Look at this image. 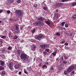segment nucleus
<instances>
[{
	"label": "nucleus",
	"instance_id": "1",
	"mask_svg": "<svg viewBox=\"0 0 76 76\" xmlns=\"http://www.w3.org/2000/svg\"><path fill=\"white\" fill-rule=\"evenodd\" d=\"M20 58L22 59H23L24 61L26 60V61H25L26 63H28V61L27 60V59H28V56L26 54V53H21Z\"/></svg>",
	"mask_w": 76,
	"mask_h": 76
},
{
	"label": "nucleus",
	"instance_id": "2",
	"mask_svg": "<svg viewBox=\"0 0 76 76\" xmlns=\"http://www.w3.org/2000/svg\"><path fill=\"white\" fill-rule=\"evenodd\" d=\"M35 38L36 39L39 40H41L43 39H44L45 38V37L43 34H40L37 36H36L35 37Z\"/></svg>",
	"mask_w": 76,
	"mask_h": 76
},
{
	"label": "nucleus",
	"instance_id": "3",
	"mask_svg": "<svg viewBox=\"0 0 76 76\" xmlns=\"http://www.w3.org/2000/svg\"><path fill=\"white\" fill-rule=\"evenodd\" d=\"M15 14L17 16L20 17L23 15V12L20 10H16Z\"/></svg>",
	"mask_w": 76,
	"mask_h": 76
},
{
	"label": "nucleus",
	"instance_id": "4",
	"mask_svg": "<svg viewBox=\"0 0 76 76\" xmlns=\"http://www.w3.org/2000/svg\"><path fill=\"white\" fill-rule=\"evenodd\" d=\"M15 27V29L14 30V33H15V34H19V33H20L19 25H18V24H16Z\"/></svg>",
	"mask_w": 76,
	"mask_h": 76
},
{
	"label": "nucleus",
	"instance_id": "5",
	"mask_svg": "<svg viewBox=\"0 0 76 76\" xmlns=\"http://www.w3.org/2000/svg\"><path fill=\"white\" fill-rule=\"evenodd\" d=\"M34 24L35 26H40V27H41L42 26H44V24L43 22H41L40 21H36L34 23Z\"/></svg>",
	"mask_w": 76,
	"mask_h": 76
},
{
	"label": "nucleus",
	"instance_id": "6",
	"mask_svg": "<svg viewBox=\"0 0 76 76\" xmlns=\"http://www.w3.org/2000/svg\"><path fill=\"white\" fill-rule=\"evenodd\" d=\"M40 48L43 49H45L46 48H49V45L48 44H43L40 45Z\"/></svg>",
	"mask_w": 76,
	"mask_h": 76
},
{
	"label": "nucleus",
	"instance_id": "7",
	"mask_svg": "<svg viewBox=\"0 0 76 76\" xmlns=\"http://www.w3.org/2000/svg\"><path fill=\"white\" fill-rule=\"evenodd\" d=\"M75 68V67L74 66H71L70 67H69L67 70V72H70Z\"/></svg>",
	"mask_w": 76,
	"mask_h": 76
},
{
	"label": "nucleus",
	"instance_id": "8",
	"mask_svg": "<svg viewBox=\"0 0 76 76\" xmlns=\"http://www.w3.org/2000/svg\"><path fill=\"white\" fill-rule=\"evenodd\" d=\"M14 64L13 62H11L9 64V66L10 69H12Z\"/></svg>",
	"mask_w": 76,
	"mask_h": 76
},
{
	"label": "nucleus",
	"instance_id": "9",
	"mask_svg": "<svg viewBox=\"0 0 76 76\" xmlns=\"http://www.w3.org/2000/svg\"><path fill=\"white\" fill-rule=\"evenodd\" d=\"M63 3H58L56 4V6L57 7H60L63 5Z\"/></svg>",
	"mask_w": 76,
	"mask_h": 76
},
{
	"label": "nucleus",
	"instance_id": "10",
	"mask_svg": "<svg viewBox=\"0 0 76 76\" xmlns=\"http://www.w3.org/2000/svg\"><path fill=\"white\" fill-rule=\"evenodd\" d=\"M0 65H1L2 66H4L5 64V61H2V60H0Z\"/></svg>",
	"mask_w": 76,
	"mask_h": 76
},
{
	"label": "nucleus",
	"instance_id": "11",
	"mask_svg": "<svg viewBox=\"0 0 76 76\" xmlns=\"http://www.w3.org/2000/svg\"><path fill=\"white\" fill-rule=\"evenodd\" d=\"M45 18L43 17H40L39 18H38V20L39 21H43L44 20Z\"/></svg>",
	"mask_w": 76,
	"mask_h": 76
},
{
	"label": "nucleus",
	"instance_id": "12",
	"mask_svg": "<svg viewBox=\"0 0 76 76\" xmlns=\"http://www.w3.org/2000/svg\"><path fill=\"white\" fill-rule=\"evenodd\" d=\"M19 66H20V64H17L15 65L14 67L15 69H18L19 68Z\"/></svg>",
	"mask_w": 76,
	"mask_h": 76
},
{
	"label": "nucleus",
	"instance_id": "13",
	"mask_svg": "<svg viewBox=\"0 0 76 76\" xmlns=\"http://www.w3.org/2000/svg\"><path fill=\"white\" fill-rule=\"evenodd\" d=\"M27 69L29 71H31L32 70L31 66H30V67H27Z\"/></svg>",
	"mask_w": 76,
	"mask_h": 76
},
{
	"label": "nucleus",
	"instance_id": "14",
	"mask_svg": "<svg viewBox=\"0 0 76 76\" xmlns=\"http://www.w3.org/2000/svg\"><path fill=\"white\" fill-rule=\"evenodd\" d=\"M60 67H61V69H63L64 67V64L62 63L60 64Z\"/></svg>",
	"mask_w": 76,
	"mask_h": 76
},
{
	"label": "nucleus",
	"instance_id": "15",
	"mask_svg": "<svg viewBox=\"0 0 76 76\" xmlns=\"http://www.w3.org/2000/svg\"><path fill=\"white\" fill-rule=\"evenodd\" d=\"M76 5V2H72L71 4V7H74Z\"/></svg>",
	"mask_w": 76,
	"mask_h": 76
},
{
	"label": "nucleus",
	"instance_id": "16",
	"mask_svg": "<svg viewBox=\"0 0 76 76\" xmlns=\"http://www.w3.org/2000/svg\"><path fill=\"white\" fill-rule=\"evenodd\" d=\"M14 1V0H8V2L10 4H11V3H12V2H13Z\"/></svg>",
	"mask_w": 76,
	"mask_h": 76
},
{
	"label": "nucleus",
	"instance_id": "17",
	"mask_svg": "<svg viewBox=\"0 0 76 76\" xmlns=\"http://www.w3.org/2000/svg\"><path fill=\"white\" fill-rule=\"evenodd\" d=\"M45 22L47 24H48V25H50V21H45Z\"/></svg>",
	"mask_w": 76,
	"mask_h": 76
},
{
	"label": "nucleus",
	"instance_id": "18",
	"mask_svg": "<svg viewBox=\"0 0 76 76\" xmlns=\"http://www.w3.org/2000/svg\"><path fill=\"white\" fill-rule=\"evenodd\" d=\"M12 46H9V47L7 48V49L8 50H10L11 49H12Z\"/></svg>",
	"mask_w": 76,
	"mask_h": 76
},
{
	"label": "nucleus",
	"instance_id": "19",
	"mask_svg": "<svg viewBox=\"0 0 76 76\" xmlns=\"http://www.w3.org/2000/svg\"><path fill=\"white\" fill-rule=\"evenodd\" d=\"M21 52L20 51V50H19V49L17 50V53L18 54L20 55V54Z\"/></svg>",
	"mask_w": 76,
	"mask_h": 76
},
{
	"label": "nucleus",
	"instance_id": "20",
	"mask_svg": "<svg viewBox=\"0 0 76 76\" xmlns=\"http://www.w3.org/2000/svg\"><path fill=\"white\" fill-rule=\"evenodd\" d=\"M4 68L3 67V66H2L1 65L0 66V70H3V69H4Z\"/></svg>",
	"mask_w": 76,
	"mask_h": 76
},
{
	"label": "nucleus",
	"instance_id": "21",
	"mask_svg": "<svg viewBox=\"0 0 76 76\" xmlns=\"http://www.w3.org/2000/svg\"><path fill=\"white\" fill-rule=\"evenodd\" d=\"M60 16H61L60 14H57L56 15V18H58L59 17H60Z\"/></svg>",
	"mask_w": 76,
	"mask_h": 76
},
{
	"label": "nucleus",
	"instance_id": "22",
	"mask_svg": "<svg viewBox=\"0 0 76 76\" xmlns=\"http://www.w3.org/2000/svg\"><path fill=\"white\" fill-rule=\"evenodd\" d=\"M56 53H57V52H53L52 53V54L54 56H56Z\"/></svg>",
	"mask_w": 76,
	"mask_h": 76
},
{
	"label": "nucleus",
	"instance_id": "23",
	"mask_svg": "<svg viewBox=\"0 0 76 76\" xmlns=\"http://www.w3.org/2000/svg\"><path fill=\"white\" fill-rule=\"evenodd\" d=\"M56 35L57 36H60V33H59V32H57V33H56Z\"/></svg>",
	"mask_w": 76,
	"mask_h": 76
},
{
	"label": "nucleus",
	"instance_id": "24",
	"mask_svg": "<svg viewBox=\"0 0 76 76\" xmlns=\"http://www.w3.org/2000/svg\"><path fill=\"white\" fill-rule=\"evenodd\" d=\"M45 51H46V52H49L50 51V50L49 49H48V48H46V49H45Z\"/></svg>",
	"mask_w": 76,
	"mask_h": 76
},
{
	"label": "nucleus",
	"instance_id": "25",
	"mask_svg": "<svg viewBox=\"0 0 76 76\" xmlns=\"http://www.w3.org/2000/svg\"><path fill=\"white\" fill-rule=\"evenodd\" d=\"M61 59L62 61H63L64 60V56H61Z\"/></svg>",
	"mask_w": 76,
	"mask_h": 76
},
{
	"label": "nucleus",
	"instance_id": "26",
	"mask_svg": "<svg viewBox=\"0 0 76 76\" xmlns=\"http://www.w3.org/2000/svg\"><path fill=\"white\" fill-rule=\"evenodd\" d=\"M21 2V0H18L16 1V2H17V3H18V4H20V3Z\"/></svg>",
	"mask_w": 76,
	"mask_h": 76
},
{
	"label": "nucleus",
	"instance_id": "27",
	"mask_svg": "<svg viewBox=\"0 0 76 76\" xmlns=\"http://www.w3.org/2000/svg\"><path fill=\"white\" fill-rule=\"evenodd\" d=\"M1 38H2V39H4V38H6V36H1Z\"/></svg>",
	"mask_w": 76,
	"mask_h": 76
},
{
	"label": "nucleus",
	"instance_id": "28",
	"mask_svg": "<svg viewBox=\"0 0 76 76\" xmlns=\"http://www.w3.org/2000/svg\"><path fill=\"white\" fill-rule=\"evenodd\" d=\"M37 4H35V5H34L33 7H34L35 8H37Z\"/></svg>",
	"mask_w": 76,
	"mask_h": 76
},
{
	"label": "nucleus",
	"instance_id": "29",
	"mask_svg": "<svg viewBox=\"0 0 76 76\" xmlns=\"http://www.w3.org/2000/svg\"><path fill=\"white\" fill-rule=\"evenodd\" d=\"M68 1V0H61V2H67Z\"/></svg>",
	"mask_w": 76,
	"mask_h": 76
},
{
	"label": "nucleus",
	"instance_id": "30",
	"mask_svg": "<svg viewBox=\"0 0 76 76\" xmlns=\"http://www.w3.org/2000/svg\"><path fill=\"white\" fill-rule=\"evenodd\" d=\"M35 28H34V29H33L32 31V33H34L35 31Z\"/></svg>",
	"mask_w": 76,
	"mask_h": 76
},
{
	"label": "nucleus",
	"instance_id": "31",
	"mask_svg": "<svg viewBox=\"0 0 76 76\" xmlns=\"http://www.w3.org/2000/svg\"><path fill=\"white\" fill-rule=\"evenodd\" d=\"M65 23V22H62V23H61L62 26H64V25Z\"/></svg>",
	"mask_w": 76,
	"mask_h": 76
},
{
	"label": "nucleus",
	"instance_id": "32",
	"mask_svg": "<svg viewBox=\"0 0 76 76\" xmlns=\"http://www.w3.org/2000/svg\"><path fill=\"white\" fill-rule=\"evenodd\" d=\"M64 57L65 59H66H66H68V58H67L66 55H64Z\"/></svg>",
	"mask_w": 76,
	"mask_h": 76
},
{
	"label": "nucleus",
	"instance_id": "33",
	"mask_svg": "<svg viewBox=\"0 0 76 76\" xmlns=\"http://www.w3.org/2000/svg\"><path fill=\"white\" fill-rule=\"evenodd\" d=\"M5 50V49L4 48H3L2 49V53H4Z\"/></svg>",
	"mask_w": 76,
	"mask_h": 76
},
{
	"label": "nucleus",
	"instance_id": "34",
	"mask_svg": "<svg viewBox=\"0 0 76 76\" xmlns=\"http://www.w3.org/2000/svg\"><path fill=\"white\" fill-rule=\"evenodd\" d=\"M63 62L64 64H67V61H63Z\"/></svg>",
	"mask_w": 76,
	"mask_h": 76
},
{
	"label": "nucleus",
	"instance_id": "35",
	"mask_svg": "<svg viewBox=\"0 0 76 76\" xmlns=\"http://www.w3.org/2000/svg\"><path fill=\"white\" fill-rule=\"evenodd\" d=\"M65 40L62 41V42H61L60 43H61V44H63V43H65Z\"/></svg>",
	"mask_w": 76,
	"mask_h": 76
},
{
	"label": "nucleus",
	"instance_id": "36",
	"mask_svg": "<svg viewBox=\"0 0 76 76\" xmlns=\"http://www.w3.org/2000/svg\"><path fill=\"white\" fill-rule=\"evenodd\" d=\"M64 74H65L66 75L67 74V72L66 71H64Z\"/></svg>",
	"mask_w": 76,
	"mask_h": 76
},
{
	"label": "nucleus",
	"instance_id": "37",
	"mask_svg": "<svg viewBox=\"0 0 76 76\" xmlns=\"http://www.w3.org/2000/svg\"><path fill=\"white\" fill-rule=\"evenodd\" d=\"M47 66L46 65H43L42 67L43 68H45V67H46V68H47Z\"/></svg>",
	"mask_w": 76,
	"mask_h": 76
},
{
	"label": "nucleus",
	"instance_id": "38",
	"mask_svg": "<svg viewBox=\"0 0 76 76\" xmlns=\"http://www.w3.org/2000/svg\"><path fill=\"white\" fill-rule=\"evenodd\" d=\"M12 36V33L11 32H9V37H10V36Z\"/></svg>",
	"mask_w": 76,
	"mask_h": 76
},
{
	"label": "nucleus",
	"instance_id": "39",
	"mask_svg": "<svg viewBox=\"0 0 76 76\" xmlns=\"http://www.w3.org/2000/svg\"><path fill=\"white\" fill-rule=\"evenodd\" d=\"M43 9L44 10H47V7H43Z\"/></svg>",
	"mask_w": 76,
	"mask_h": 76
},
{
	"label": "nucleus",
	"instance_id": "40",
	"mask_svg": "<svg viewBox=\"0 0 76 76\" xmlns=\"http://www.w3.org/2000/svg\"><path fill=\"white\" fill-rule=\"evenodd\" d=\"M6 72H5V71H2V74H6Z\"/></svg>",
	"mask_w": 76,
	"mask_h": 76
},
{
	"label": "nucleus",
	"instance_id": "41",
	"mask_svg": "<svg viewBox=\"0 0 76 76\" xmlns=\"http://www.w3.org/2000/svg\"><path fill=\"white\" fill-rule=\"evenodd\" d=\"M18 38V36H15L14 37V39H17Z\"/></svg>",
	"mask_w": 76,
	"mask_h": 76
},
{
	"label": "nucleus",
	"instance_id": "42",
	"mask_svg": "<svg viewBox=\"0 0 76 76\" xmlns=\"http://www.w3.org/2000/svg\"><path fill=\"white\" fill-rule=\"evenodd\" d=\"M64 45H66V46H68L69 44L68 43H64Z\"/></svg>",
	"mask_w": 76,
	"mask_h": 76
},
{
	"label": "nucleus",
	"instance_id": "43",
	"mask_svg": "<svg viewBox=\"0 0 76 76\" xmlns=\"http://www.w3.org/2000/svg\"><path fill=\"white\" fill-rule=\"evenodd\" d=\"M7 14H10L11 12L10 11H9V10H7Z\"/></svg>",
	"mask_w": 76,
	"mask_h": 76
},
{
	"label": "nucleus",
	"instance_id": "44",
	"mask_svg": "<svg viewBox=\"0 0 76 76\" xmlns=\"http://www.w3.org/2000/svg\"><path fill=\"white\" fill-rule=\"evenodd\" d=\"M24 71L25 73H26V74H27L28 72H27L26 69H24Z\"/></svg>",
	"mask_w": 76,
	"mask_h": 76
},
{
	"label": "nucleus",
	"instance_id": "45",
	"mask_svg": "<svg viewBox=\"0 0 76 76\" xmlns=\"http://www.w3.org/2000/svg\"><path fill=\"white\" fill-rule=\"evenodd\" d=\"M68 26H69L67 24H65V27H68Z\"/></svg>",
	"mask_w": 76,
	"mask_h": 76
},
{
	"label": "nucleus",
	"instance_id": "46",
	"mask_svg": "<svg viewBox=\"0 0 76 76\" xmlns=\"http://www.w3.org/2000/svg\"><path fill=\"white\" fill-rule=\"evenodd\" d=\"M47 53V52H43V54H44V55H46Z\"/></svg>",
	"mask_w": 76,
	"mask_h": 76
},
{
	"label": "nucleus",
	"instance_id": "47",
	"mask_svg": "<svg viewBox=\"0 0 76 76\" xmlns=\"http://www.w3.org/2000/svg\"><path fill=\"white\" fill-rule=\"evenodd\" d=\"M50 69H53V66H52L51 67V68H50Z\"/></svg>",
	"mask_w": 76,
	"mask_h": 76
},
{
	"label": "nucleus",
	"instance_id": "48",
	"mask_svg": "<svg viewBox=\"0 0 76 76\" xmlns=\"http://www.w3.org/2000/svg\"><path fill=\"white\" fill-rule=\"evenodd\" d=\"M73 18H76V15H74Z\"/></svg>",
	"mask_w": 76,
	"mask_h": 76
},
{
	"label": "nucleus",
	"instance_id": "49",
	"mask_svg": "<svg viewBox=\"0 0 76 76\" xmlns=\"http://www.w3.org/2000/svg\"><path fill=\"white\" fill-rule=\"evenodd\" d=\"M3 11L2 10H0V13H1V12H2Z\"/></svg>",
	"mask_w": 76,
	"mask_h": 76
},
{
	"label": "nucleus",
	"instance_id": "50",
	"mask_svg": "<svg viewBox=\"0 0 76 76\" xmlns=\"http://www.w3.org/2000/svg\"><path fill=\"white\" fill-rule=\"evenodd\" d=\"M45 64L46 65H48V64L49 63L48 62H46L45 63Z\"/></svg>",
	"mask_w": 76,
	"mask_h": 76
},
{
	"label": "nucleus",
	"instance_id": "51",
	"mask_svg": "<svg viewBox=\"0 0 76 76\" xmlns=\"http://www.w3.org/2000/svg\"><path fill=\"white\" fill-rule=\"evenodd\" d=\"M10 21H12L13 19H12V18H10Z\"/></svg>",
	"mask_w": 76,
	"mask_h": 76
},
{
	"label": "nucleus",
	"instance_id": "52",
	"mask_svg": "<svg viewBox=\"0 0 76 76\" xmlns=\"http://www.w3.org/2000/svg\"><path fill=\"white\" fill-rule=\"evenodd\" d=\"M22 72H21V71H19V75H20V74H21Z\"/></svg>",
	"mask_w": 76,
	"mask_h": 76
},
{
	"label": "nucleus",
	"instance_id": "53",
	"mask_svg": "<svg viewBox=\"0 0 76 76\" xmlns=\"http://www.w3.org/2000/svg\"><path fill=\"white\" fill-rule=\"evenodd\" d=\"M63 30H66V29L65 27H63Z\"/></svg>",
	"mask_w": 76,
	"mask_h": 76
},
{
	"label": "nucleus",
	"instance_id": "54",
	"mask_svg": "<svg viewBox=\"0 0 76 76\" xmlns=\"http://www.w3.org/2000/svg\"><path fill=\"white\" fill-rule=\"evenodd\" d=\"M60 29L61 30H63V27H61Z\"/></svg>",
	"mask_w": 76,
	"mask_h": 76
},
{
	"label": "nucleus",
	"instance_id": "55",
	"mask_svg": "<svg viewBox=\"0 0 76 76\" xmlns=\"http://www.w3.org/2000/svg\"><path fill=\"white\" fill-rule=\"evenodd\" d=\"M20 30H22V29H23V27H21L20 28Z\"/></svg>",
	"mask_w": 76,
	"mask_h": 76
},
{
	"label": "nucleus",
	"instance_id": "56",
	"mask_svg": "<svg viewBox=\"0 0 76 76\" xmlns=\"http://www.w3.org/2000/svg\"><path fill=\"white\" fill-rule=\"evenodd\" d=\"M72 73L73 74H74L75 73L74 71H72Z\"/></svg>",
	"mask_w": 76,
	"mask_h": 76
},
{
	"label": "nucleus",
	"instance_id": "57",
	"mask_svg": "<svg viewBox=\"0 0 76 76\" xmlns=\"http://www.w3.org/2000/svg\"><path fill=\"white\" fill-rule=\"evenodd\" d=\"M43 4H44V2H42V4H41V5H43Z\"/></svg>",
	"mask_w": 76,
	"mask_h": 76
},
{
	"label": "nucleus",
	"instance_id": "58",
	"mask_svg": "<svg viewBox=\"0 0 76 76\" xmlns=\"http://www.w3.org/2000/svg\"><path fill=\"white\" fill-rule=\"evenodd\" d=\"M39 65L40 66H41V65H42L41 63H40V64H39Z\"/></svg>",
	"mask_w": 76,
	"mask_h": 76
},
{
	"label": "nucleus",
	"instance_id": "59",
	"mask_svg": "<svg viewBox=\"0 0 76 76\" xmlns=\"http://www.w3.org/2000/svg\"><path fill=\"white\" fill-rule=\"evenodd\" d=\"M1 42V43H3V41L2 40H1L0 41Z\"/></svg>",
	"mask_w": 76,
	"mask_h": 76
},
{
	"label": "nucleus",
	"instance_id": "60",
	"mask_svg": "<svg viewBox=\"0 0 76 76\" xmlns=\"http://www.w3.org/2000/svg\"><path fill=\"white\" fill-rule=\"evenodd\" d=\"M70 36H72V33H70Z\"/></svg>",
	"mask_w": 76,
	"mask_h": 76
},
{
	"label": "nucleus",
	"instance_id": "61",
	"mask_svg": "<svg viewBox=\"0 0 76 76\" xmlns=\"http://www.w3.org/2000/svg\"><path fill=\"white\" fill-rule=\"evenodd\" d=\"M56 12H58V10H56Z\"/></svg>",
	"mask_w": 76,
	"mask_h": 76
},
{
	"label": "nucleus",
	"instance_id": "62",
	"mask_svg": "<svg viewBox=\"0 0 76 76\" xmlns=\"http://www.w3.org/2000/svg\"><path fill=\"white\" fill-rule=\"evenodd\" d=\"M4 32L5 33H7V32L6 31H5Z\"/></svg>",
	"mask_w": 76,
	"mask_h": 76
},
{
	"label": "nucleus",
	"instance_id": "63",
	"mask_svg": "<svg viewBox=\"0 0 76 76\" xmlns=\"http://www.w3.org/2000/svg\"><path fill=\"white\" fill-rule=\"evenodd\" d=\"M33 48L34 49H35V47H33Z\"/></svg>",
	"mask_w": 76,
	"mask_h": 76
},
{
	"label": "nucleus",
	"instance_id": "64",
	"mask_svg": "<svg viewBox=\"0 0 76 76\" xmlns=\"http://www.w3.org/2000/svg\"><path fill=\"white\" fill-rule=\"evenodd\" d=\"M2 23V21H1V20H0V23Z\"/></svg>",
	"mask_w": 76,
	"mask_h": 76
}]
</instances>
